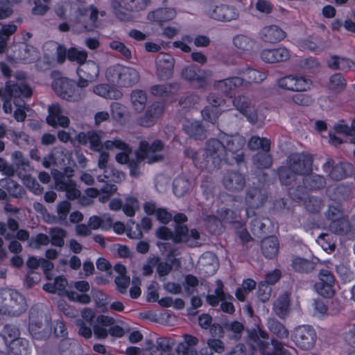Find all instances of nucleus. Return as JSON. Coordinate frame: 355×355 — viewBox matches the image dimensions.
I'll list each match as a JSON object with an SVG mask.
<instances>
[{
	"mask_svg": "<svg viewBox=\"0 0 355 355\" xmlns=\"http://www.w3.org/2000/svg\"><path fill=\"white\" fill-rule=\"evenodd\" d=\"M202 157L203 162H197L198 167L202 169L217 168L223 162L230 163V157L227 155L222 138L220 140L217 139H209L207 140Z\"/></svg>",
	"mask_w": 355,
	"mask_h": 355,
	"instance_id": "1",
	"label": "nucleus"
},
{
	"mask_svg": "<svg viewBox=\"0 0 355 355\" xmlns=\"http://www.w3.org/2000/svg\"><path fill=\"white\" fill-rule=\"evenodd\" d=\"M106 78L109 82L119 87H130L139 80V73L134 68L121 64L110 66L106 71Z\"/></svg>",
	"mask_w": 355,
	"mask_h": 355,
	"instance_id": "2",
	"label": "nucleus"
},
{
	"mask_svg": "<svg viewBox=\"0 0 355 355\" xmlns=\"http://www.w3.org/2000/svg\"><path fill=\"white\" fill-rule=\"evenodd\" d=\"M150 0H111L110 7L114 17L121 21H131L132 15L128 12H139L146 9Z\"/></svg>",
	"mask_w": 355,
	"mask_h": 355,
	"instance_id": "3",
	"label": "nucleus"
},
{
	"mask_svg": "<svg viewBox=\"0 0 355 355\" xmlns=\"http://www.w3.org/2000/svg\"><path fill=\"white\" fill-rule=\"evenodd\" d=\"M164 144L159 139H155L151 143L144 140L140 141L137 154L139 159L146 160L148 164L160 162L164 158Z\"/></svg>",
	"mask_w": 355,
	"mask_h": 355,
	"instance_id": "4",
	"label": "nucleus"
},
{
	"mask_svg": "<svg viewBox=\"0 0 355 355\" xmlns=\"http://www.w3.org/2000/svg\"><path fill=\"white\" fill-rule=\"evenodd\" d=\"M52 88L58 96L67 101H78L85 95L82 90H76L75 83L66 78L55 79Z\"/></svg>",
	"mask_w": 355,
	"mask_h": 355,
	"instance_id": "5",
	"label": "nucleus"
},
{
	"mask_svg": "<svg viewBox=\"0 0 355 355\" xmlns=\"http://www.w3.org/2000/svg\"><path fill=\"white\" fill-rule=\"evenodd\" d=\"M223 144L225 146L227 155L230 157V162L235 160L237 164H241L244 162V153L243 148L245 144V139L239 135L222 136Z\"/></svg>",
	"mask_w": 355,
	"mask_h": 355,
	"instance_id": "6",
	"label": "nucleus"
},
{
	"mask_svg": "<svg viewBox=\"0 0 355 355\" xmlns=\"http://www.w3.org/2000/svg\"><path fill=\"white\" fill-rule=\"evenodd\" d=\"M313 157L306 153L291 154L286 159V164L299 175H308L313 171Z\"/></svg>",
	"mask_w": 355,
	"mask_h": 355,
	"instance_id": "7",
	"label": "nucleus"
},
{
	"mask_svg": "<svg viewBox=\"0 0 355 355\" xmlns=\"http://www.w3.org/2000/svg\"><path fill=\"white\" fill-rule=\"evenodd\" d=\"M10 98H18L23 96L30 98L33 94V90L24 81V73H17L14 76V80H9L6 83L5 91Z\"/></svg>",
	"mask_w": 355,
	"mask_h": 355,
	"instance_id": "8",
	"label": "nucleus"
},
{
	"mask_svg": "<svg viewBox=\"0 0 355 355\" xmlns=\"http://www.w3.org/2000/svg\"><path fill=\"white\" fill-rule=\"evenodd\" d=\"M316 333L310 325H300L294 329L291 339L297 346L302 349L309 350L313 347Z\"/></svg>",
	"mask_w": 355,
	"mask_h": 355,
	"instance_id": "9",
	"label": "nucleus"
},
{
	"mask_svg": "<svg viewBox=\"0 0 355 355\" xmlns=\"http://www.w3.org/2000/svg\"><path fill=\"white\" fill-rule=\"evenodd\" d=\"M53 178L56 190L64 191L69 200H73L80 197V191L77 189L76 182L69 175L58 172L53 174Z\"/></svg>",
	"mask_w": 355,
	"mask_h": 355,
	"instance_id": "10",
	"label": "nucleus"
},
{
	"mask_svg": "<svg viewBox=\"0 0 355 355\" xmlns=\"http://www.w3.org/2000/svg\"><path fill=\"white\" fill-rule=\"evenodd\" d=\"M323 170L329 174L331 179L336 181L352 175L354 171L352 164L341 162L334 165V162L331 158H329L326 163L324 164Z\"/></svg>",
	"mask_w": 355,
	"mask_h": 355,
	"instance_id": "11",
	"label": "nucleus"
},
{
	"mask_svg": "<svg viewBox=\"0 0 355 355\" xmlns=\"http://www.w3.org/2000/svg\"><path fill=\"white\" fill-rule=\"evenodd\" d=\"M200 237V233L196 229L189 231L184 225L175 226L173 241L176 243H185L191 248L198 247L200 245L198 242Z\"/></svg>",
	"mask_w": 355,
	"mask_h": 355,
	"instance_id": "12",
	"label": "nucleus"
},
{
	"mask_svg": "<svg viewBox=\"0 0 355 355\" xmlns=\"http://www.w3.org/2000/svg\"><path fill=\"white\" fill-rule=\"evenodd\" d=\"M236 109L252 124L257 122L258 116L252 101L245 95H239L233 100Z\"/></svg>",
	"mask_w": 355,
	"mask_h": 355,
	"instance_id": "13",
	"label": "nucleus"
},
{
	"mask_svg": "<svg viewBox=\"0 0 355 355\" xmlns=\"http://www.w3.org/2000/svg\"><path fill=\"white\" fill-rule=\"evenodd\" d=\"M206 12L211 18L223 21H230L239 17V12L236 8L225 4L208 5L206 8Z\"/></svg>",
	"mask_w": 355,
	"mask_h": 355,
	"instance_id": "14",
	"label": "nucleus"
},
{
	"mask_svg": "<svg viewBox=\"0 0 355 355\" xmlns=\"http://www.w3.org/2000/svg\"><path fill=\"white\" fill-rule=\"evenodd\" d=\"M277 84L282 89L290 91H306L310 88L311 80L304 76H286L278 80Z\"/></svg>",
	"mask_w": 355,
	"mask_h": 355,
	"instance_id": "15",
	"label": "nucleus"
},
{
	"mask_svg": "<svg viewBox=\"0 0 355 355\" xmlns=\"http://www.w3.org/2000/svg\"><path fill=\"white\" fill-rule=\"evenodd\" d=\"M268 200V192L263 187L252 186L245 191V202L251 209H259Z\"/></svg>",
	"mask_w": 355,
	"mask_h": 355,
	"instance_id": "16",
	"label": "nucleus"
},
{
	"mask_svg": "<svg viewBox=\"0 0 355 355\" xmlns=\"http://www.w3.org/2000/svg\"><path fill=\"white\" fill-rule=\"evenodd\" d=\"M157 75L160 80H167L172 77L175 64L173 57L166 53H160L155 60Z\"/></svg>",
	"mask_w": 355,
	"mask_h": 355,
	"instance_id": "17",
	"label": "nucleus"
},
{
	"mask_svg": "<svg viewBox=\"0 0 355 355\" xmlns=\"http://www.w3.org/2000/svg\"><path fill=\"white\" fill-rule=\"evenodd\" d=\"M334 277L328 270H322L319 273V282L315 283V291L324 297H330L334 293Z\"/></svg>",
	"mask_w": 355,
	"mask_h": 355,
	"instance_id": "18",
	"label": "nucleus"
},
{
	"mask_svg": "<svg viewBox=\"0 0 355 355\" xmlns=\"http://www.w3.org/2000/svg\"><path fill=\"white\" fill-rule=\"evenodd\" d=\"M164 110L162 103L155 102L148 107L144 114L137 119L138 125L143 127L153 126L161 116Z\"/></svg>",
	"mask_w": 355,
	"mask_h": 355,
	"instance_id": "19",
	"label": "nucleus"
},
{
	"mask_svg": "<svg viewBox=\"0 0 355 355\" xmlns=\"http://www.w3.org/2000/svg\"><path fill=\"white\" fill-rule=\"evenodd\" d=\"M246 178L244 174L236 171H229L223 176V184L230 192H239L245 187Z\"/></svg>",
	"mask_w": 355,
	"mask_h": 355,
	"instance_id": "20",
	"label": "nucleus"
},
{
	"mask_svg": "<svg viewBox=\"0 0 355 355\" xmlns=\"http://www.w3.org/2000/svg\"><path fill=\"white\" fill-rule=\"evenodd\" d=\"M8 300H6L5 309L8 314L19 315L26 309L24 297L17 291L10 290Z\"/></svg>",
	"mask_w": 355,
	"mask_h": 355,
	"instance_id": "21",
	"label": "nucleus"
},
{
	"mask_svg": "<svg viewBox=\"0 0 355 355\" xmlns=\"http://www.w3.org/2000/svg\"><path fill=\"white\" fill-rule=\"evenodd\" d=\"M182 78L190 83L196 84L198 87H205L207 85L206 72L194 65L184 67L181 71Z\"/></svg>",
	"mask_w": 355,
	"mask_h": 355,
	"instance_id": "22",
	"label": "nucleus"
},
{
	"mask_svg": "<svg viewBox=\"0 0 355 355\" xmlns=\"http://www.w3.org/2000/svg\"><path fill=\"white\" fill-rule=\"evenodd\" d=\"M47 123L53 127L67 128L70 123L68 116L63 114V110L58 104H53L48 108Z\"/></svg>",
	"mask_w": 355,
	"mask_h": 355,
	"instance_id": "23",
	"label": "nucleus"
},
{
	"mask_svg": "<svg viewBox=\"0 0 355 355\" xmlns=\"http://www.w3.org/2000/svg\"><path fill=\"white\" fill-rule=\"evenodd\" d=\"M244 80L241 77L234 76L223 80H216L214 83L215 89L232 97L233 92L239 87L243 86Z\"/></svg>",
	"mask_w": 355,
	"mask_h": 355,
	"instance_id": "24",
	"label": "nucleus"
},
{
	"mask_svg": "<svg viewBox=\"0 0 355 355\" xmlns=\"http://www.w3.org/2000/svg\"><path fill=\"white\" fill-rule=\"evenodd\" d=\"M291 57L290 51L284 46L276 49H264L261 53V58L268 63H277L287 61Z\"/></svg>",
	"mask_w": 355,
	"mask_h": 355,
	"instance_id": "25",
	"label": "nucleus"
},
{
	"mask_svg": "<svg viewBox=\"0 0 355 355\" xmlns=\"http://www.w3.org/2000/svg\"><path fill=\"white\" fill-rule=\"evenodd\" d=\"M243 323L234 321H226L222 323L221 326H216L214 329H218L219 334L228 333V336L234 340H239L244 331Z\"/></svg>",
	"mask_w": 355,
	"mask_h": 355,
	"instance_id": "26",
	"label": "nucleus"
},
{
	"mask_svg": "<svg viewBox=\"0 0 355 355\" xmlns=\"http://www.w3.org/2000/svg\"><path fill=\"white\" fill-rule=\"evenodd\" d=\"M114 324V320L107 315L97 317L96 322L93 325L94 334L97 339H105L108 336V329Z\"/></svg>",
	"mask_w": 355,
	"mask_h": 355,
	"instance_id": "27",
	"label": "nucleus"
},
{
	"mask_svg": "<svg viewBox=\"0 0 355 355\" xmlns=\"http://www.w3.org/2000/svg\"><path fill=\"white\" fill-rule=\"evenodd\" d=\"M260 35L264 42L276 43L286 37V33L278 26L270 25L263 27L261 31Z\"/></svg>",
	"mask_w": 355,
	"mask_h": 355,
	"instance_id": "28",
	"label": "nucleus"
},
{
	"mask_svg": "<svg viewBox=\"0 0 355 355\" xmlns=\"http://www.w3.org/2000/svg\"><path fill=\"white\" fill-rule=\"evenodd\" d=\"M175 15L176 12L173 8H159L150 12L147 15V19L162 26L164 22L173 19Z\"/></svg>",
	"mask_w": 355,
	"mask_h": 355,
	"instance_id": "29",
	"label": "nucleus"
},
{
	"mask_svg": "<svg viewBox=\"0 0 355 355\" xmlns=\"http://www.w3.org/2000/svg\"><path fill=\"white\" fill-rule=\"evenodd\" d=\"M238 74L242 76L241 78L244 80L243 86L245 87L252 83H260L266 78L263 73L250 67L240 69Z\"/></svg>",
	"mask_w": 355,
	"mask_h": 355,
	"instance_id": "30",
	"label": "nucleus"
},
{
	"mask_svg": "<svg viewBox=\"0 0 355 355\" xmlns=\"http://www.w3.org/2000/svg\"><path fill=\"white\" fill-rule=\"evenodd\" d=\"M353 225H351L345 218L331 222L329 225V230L331 232L340 236L353 234Z\"/></svg>",
	"mask_w": 355,
	"mask_h": 355,
	"instance_id": "31",
	"label": "nucleus"
},
{
	"mask_svg": "<svg viewBox=\"0 0 355 355\" xmlns=\"http://www.w3.org/2000/svg\"><path fill=\"white\" fill-rule=\"evenodd\" d=\"M273 311L280 318H284L290 311V299L287 292L279 295L273 304Z\"/></svg>",
	"mask_w": 355,
	"mask_h": 355,
	"instance_id": "32",
	"label": "nucleus"
},
{
	"mask_svg": "<svg viewBox=\"0 0 355 355\" xmlns=\"http://www.w3.org/2000/svg\"><path fill=\"white\" fill-rule=\"evenodd\" d=\"M261 248L263 254L266 258L272 259L275 257L279 251V243L275 236H269L262 240Z\"/></svg>",
	"mask_w": 355,
	"mask_h": 355,
	"instance_id": "33",
	"label": "nucleus"
},
{
	"mask_svg": "<svg viewBox=\"0 0 355 355\" xmlns=\"http://www.w3.org/2000/svg\"><path fill=\"white\" fill-rule=\"evenodd\" d=\"M183 129L187 135L195 139H203L206 137V130L199 121H187Z\"/></svg>",
	"mask_w": 355,
	"mask_h": 355,
	"instance_id": "34",
	"label": "nucleus"
},
{
	"mask_svg": "<svg viewBox=\"0 0 355 355\" xmlns=\"http://www.w3.org/2000/svg\"><path fill=\"white\" fill-rule=\"evenodd\" d=\"M266 327L271 334L280 339L287 338L289 336L288 329L275 318H269L267 319Z\"/></svg>",
	"mask_w": 355,
	"mask_h": 355,
	"instance_id": "35",
	"label": "nucleus"
},
{
	"mask_svg": "<svg viewBox=\"0 0 355 355\" xmlns=\"http://www.w3.org/2000/svg\"><path fill=\"white\" fill-rule=\"evenodd\" d=\"M148 96L141 89H134L130 94V102L132 108L137 112H142L146 106Z\"/></svg>",
	"mask_w": 355,
	"mask_h": 355,
	"instance_id": "36",
	"label": "nucleus"
},
{
	"mask_svg": "<svg viewBox=\"0 0 355 355\" xmlns=\"http://www.w3.org/2000/svg\"><path fill=\"white\" fill-rule=\"evenodd\" d=\"M125 179V174L117 170L112 165H109L107 168L103 169V175H98L97 180L99 182H113L119 183Z\"/></svg>",
	"mask_w": 355,
	"mask_h": 355,
	"instance_id": "37",
	"label": "nucleus"
},
{
	"mask_svg": "<svg viewBox=\"0 0 355 355\" xmlns=\"http://www.w3.org/2000/svg\"><path fill=\"white\" fill-rule=\"evenodd\" d=\"M19 330L15 325H5L2 334H0V351H1V345H5L7 347L13 340L19 338Z\"/></svg>",
	"mask_w": 355,
	"mask_h": 355,
	"instance_id": "38",
	"label": "nucleus"
},
{
	"mask_svg": "<svg viewBox=\"0 0 355 355\" xmlns=\"http://www.w3.org/2000/svg\"><path fill=\"white\" fill-rule=\"evenodd\" d=\"M6 182L2 186L7 190L10 196L15 198H23L26 196L25 189L17 182L12 179H2L1 182Z\"/></svg>",
	"mask_w": 355,
	"mask_h": 355,
	"instance_id": "39",
	"label": "nucleus"
},
{
	"mask_svg": "<svg viewBox=\"0 0 355 355\" xmlns=\"http://www.w3.org/2000/svg\"><path fill=\"white\" fill-rule=\"evenodd\" d=\"M315 265L312 261L297 257L293 259L291 266L297 272L309 273L315 270Z\"/></svg>",
	"mask_w": 355,
	"mask_h": 355,
	"instance_id": "40",
	"label": "nucleus"
},
{
	"mask_svg": "<svg viewBox=\"0 0 355 355\" xmlns=\"http://www.w3.org/2000/svg\"><path fill=\"white\" fill-rule=\"evenodd\" d=\"M233 43L239 52L245 53L252 51L254 41L246 35H239L234 37Z\"/></svg>",
	"mask_w": 355,
	"mask_h": 355,
	"instance_id": "41",
	"label": "nucleus"
},
{
	"mask_svg": "<svg viewBox=\"0 0 355 355\" xmlns=\"http://www.w3.org/2000/svg\"><path fill=\"white\" fill-rule=\"evenodd\" d=\"M28 347V340L20 337L7 346L8 350L14 355H27Z\"/></svg>",
	"mask_w": 355,
	"mask_h": 355,
	"instance_id": "42",
	"label": "nucleus"
},
{
	"mask_svg": "<svg viewBox=\"0 0 355 355\" xmlns=\"http://www.w3.org/2000/svg\"><path fill=\"white\" fill-rule=\"evenodd\" d=\"M347 86V81L341 73H334L330 76L327 88L331 92L338 94Z\"/></svg>",
	"mask_w": 355,
	"mask_h": 355,
	"instance_id": "43",
	"label": "nucleus"
},
{
	"mask_svg": "<svg viewBox=\"0 0 355 355\" xmlns=\"http://www.w3.org/2000/svg\"><path fill=\"white\" fill-rule=\"evenodd\" d=\"M304 187L310 190L320 189L325 187V178L320 175H311L306 176L303 180Z\"/></svg>",
	"mask_w": 355,
	"mask_h": 355,
	"instance_id": "44",
	"label": "nucleus"
},
{
	"mask_svg": "<svg viewBox=\"0 0 355 355\" xmlns=\"http://www.w3.org/2000/svg\"><path fill=\"white\" fill-rule=\"evenodd\" d=\"M29 331L36 339L44 338L47 334L42 320H35L33 313L30 316Z\"/></svg>",
	"mask_w": 355,
	"mask_h": 355,
	"instance_id": "45",
	"label": "nucleus"
},
{
	"mask_svg": "<svg viewBox=\"0 0 355 355\" xmlns=\"http://www.w3.org/2000/svg\"><path fill=\"white\" fill-rule=\"evenodd\" d=\"M78 74L82 73L90 80H95L99 73L98 65L93 61H88L77 69Z\"/></svg>",
	"mask_w": 355,
	"mask_h": 355,
	"instance_id": "46",
	"label": "nucleus"
},
{
	"mask_svg": "<svg viewBox=\"0 0 355 355\" xmlns=\"http://www.w3.org/2000/svg\"><path fill=\"white\" fill-rule=\"evenodd\" d=\"M269 151L258 153L252 157L253 164L258 168H269L272 164L271 155Z\"/></svg>",
	"mask_w": 355,
	"mask_h": 355,
	"instance_id": "47",
	"label": "nucleus"
},
{
	"mask_svg": "<svg viewBox=\"0 0 355 355\" xmlns=\"http://www.w3.org/2000/svg\"><path fill=\"white\" fill-rule=\"evenodd\" d=\"M51 243L56 247L61 248L64 245V238L67 236V232L60 227H53L49 230Z\"/></svg>",
	"mask_w": 355,
	"mask_h": 355,
	"instance_id": "48",
	"label": "nucleus"
},
{
	"mask_svg": "<svg viewBox=\"0 0 355 355\" xmlns=\"http://www.w3.org/2000/svg\"><path fill=\"white\" fill-rule=\"evenodd\" d=\"M191 182L183 176L176 178L173 181V192L178 197L184 196L190 189Z\"/></svg>",
	"mask_w": 355,
	"mask_h": 355,
	"instance_id": "49",
	"label": "nucleus"
},
{
	"mask_svg": "<svg viewBox=\"0 0 355 355\" xmlns=\"http://www.w3.org/2000/svg\"><path fill=\"white\" fill-rule=\"evenodd\" d=\"M11 159L14 166H16L17 169L24 172H28L31 170L28 159L24 156L21 151H14L11 155Z\"/></svg>",
	"mask_w": 355,
	"mask_h": 355,
	"instance_id": "50",
	"label": "nucleus"
},
{
	"mask_svg": "<svg viewBox=\"0 0 355 355\" xmlns=\"http://www.w3.org/2000/svg\"><path fill=\"white\" fill-rule=\"evenodd\" d=\"M304 205L305 209L312 214L319 213L324 207L322 199L314 196H309L306 198L304 200Z\"/></svg>",
	"mask_w": 355,
	"mask_h": 355,
	"instance_id": "51",
	"label": "nucleus"
},
{
	"mask_svg": "<svg viewBox=\"0 0 355 355\" xmlns=\"http://www.w3.org/2000/svg\"><path fill=\"white\" fill-rule=\"evenodd\" d=\"M248 146L252 150L261 148L263 151H270V141L264 137L261 138L258 136H253L250 139Z\"/></svg>",
	"mask_w": 355,
	"mask_h": 355,
	"instance_id": "52",
	"label": "nucleus"
},
{
	"mask_svg": "<svg viewBox=\"0 0 355 355\" xmlns=\"http://www.w3.org/2000/svg\"><path fill=\"white\" fill-rule=\"evenodd\" d=\"M278 175L280 182L284 185H289L295 180V175H296L290 167L280 166L277 170Z\"/></svg>",
	"mask_w": 355,
	"mask_h": 355,
	"instance_id": "53",
	"label": "nucleus"
},
{
	"mask_svg": "<svg viewBox=\"0 0 355 355\" xmlns=\"http://www.w3.org/2000/svg\"><path fill=\"white\" fill-rule=\"evenodd\" d=\"M220 114L221 111L219 108L211 107L209 105L205 106V107L201 111L202 119L211 124H215L217 122Z\"/></svg>",
	"mask_w": 355,
	"mask_h": 355,
	"instance_id": "54",
	"label": "nucleus"
},
{
	"mask_svg": "<svg viewBox=\"0 0 355 355\" xmlns=\"http://www.w3.org/2000/svg\"><path fill=\"white\" fill-rule=\"evenodd\" d=\"M24 184L31 192L35 195H40L43 193L44 188L37 182L36 179L29 175L22 178Z\"/></svg>",
	"mask_w": 355,
	"mask_h": 355,
	"instance_id": "55",
	"label": "nucleus"
},
{
	"mask_svg": "<svg viewBox=\"0 0 355 355\" xmlns=\"http://www.w3.org/2000/svg\"><path fill=\"white\" fill-rule=\"evenodd\" d=\"M89 143L90 149L94 151L100 152L105 148L102 136L95 131H89Z\"/></svg>",
	"mask_w": 355,
	"mask_h": 355,
	"instance_id": "56",
	"label": "nucleus"
},
{
	"mask_svg": "<svg viewBox=\"0 0 355 355\" xmlns=\"http://www.w3.org/2000/svg\"><path fill=\"white\" fill-rule=\"evenodd\" d=\"M139 208L138 200L132 196L126 198L124 205H123V211L130 217L135 216L136 210Z\"/></svg>",
	"mask_w": 355,
	"mask_h": 355,
	"instance_id": "57",
	"label": "nucleus"
},
{
	"mask_svg": "<svg viewBox=\"0 0 355 355\" xmlns=\"http://www.w3.org/2000/svg\"><path fill=\"white\" fill-rule=\"evenodd\" d=\"M67 58L69 60L76 61L83 65L87 61V53L85 51H79L76 48H71L68 51Z\"/></svg>",
	"mask_w": 355,
	"mask_h": 355,
	"instance_id": "58",
	"label": "nucleus"
},
{
	"mask_svg": "<svg viewBox=\"0 0 355 355\" xmlns=\"http://www.w3.org/2000/svg\"><path fill=\"white\" fill-rule=\"evenodd\" d=\"M301 47L304 50L317 51L324 48V44L320 39H306L301 42Z\"/></svg>",
	"mask_w": 355,
	"mask_h": 355,
	"instance_id": "59",
	"label": "nucleus"
},
{
	"mask_svg": "<svg viewBox=\"0 0 355 355\" xmlns=\"http://www.w3.org/2000/svg\"><path fill=\"white\" fill-rule=\"evenodd\" d=\"M300 66L302 69L313 73L320 67V63L316 58L311 57L302 60Z\"/></svg>",
	"mask_w": 355,
	"mask_h": 355,
	"instance_id": "60",
	"label": "nucleus"
},
{
	"mask_svg": "<svg viewBox=\"0 0 355 355\" xmlns=\"http://www.w3.org/2000/svg\"><path fill=\"white\" fill-rule=\"evenodd\" d=\"M125 113V107L117 102L111 104V115L116 121H121Z\"/></svg>",
	"mask_w": 355,
	"mask_h": 355,
	"instance_id": "61",
	"label": "nucleus"
},
{
	"mask_svg": "<svg viewBox=\"0 0 355 355\" xmlns=\"http://www.w3.org/2000/svg\"><path fill=\"white\" fill-rule=\"evenodd\" d=\"M272 288L270 285L261 282L259 284L257 296L262 302H268L271 296Z\"/></svg>",
	"mask_w": 355,
	"mask_h": 355,
	"instance_id": "62",
	"label": "nucleus"
},
{
	"mask_svg": "<svg viewBox=\"0 0 355 355\" xmlns=\"http://www.w3.org/2000/svg\"><path fill=\"white\" fill-rule=\"evenodd\" d=\"M318 243L325 250L333 251L335 249V243L332 236L329 234H322L318 236Z\"/></svg>",
	"mask_w": 355,
	"mask_h": 355,
	"instance_id": "63",
	"label": "nucleus"
},
{
	"mask_svg": "<svg viewBox=\"0 0 355 355\" xmlns=\"http://www.w3.org/2000/svg\"><path fill=\"white\" fill-rule=\"evenodd\" d=\"M327 218L331 220V222H334L336 220H339L341 218H345L343 216V211L340 207V205H329V208L326 212Z\"/></svg>",
	"mask_w": 355,
	"mask_h": 355,
	"instance_id": "64",
	"label": "nucleus"
}]
</instances>
